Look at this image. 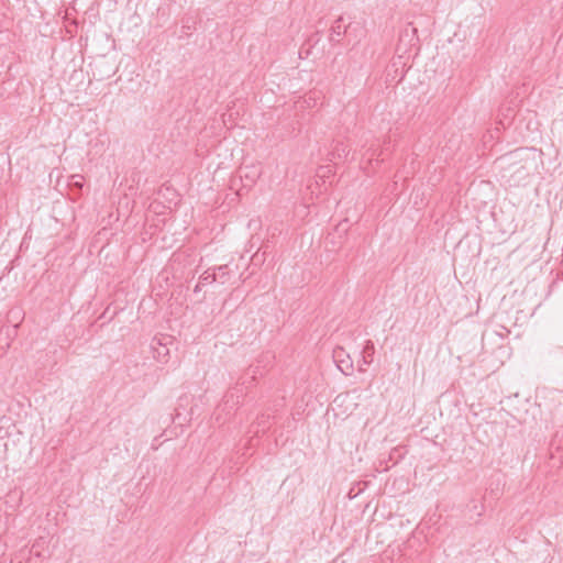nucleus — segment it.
<instances>
[{"label":"nucleus","mask_w":563,"mask_h":563,"mask_svg":"<svg viewBox=\"0 0 563 563\" xmlns=\"http://www.w3.org/2000/svg\"><path fill=\"white\" fill-rule=\"evenodd\" d=\"M257 375H263V372L260 369V365H251L246 369L245 374L240 378L236 386L227 391L222 404L218 407V410L224 411L228 409V412L230 413V411L233 410L243 398L244 393L242 387L253 383Z\"/></svg>","instance_id":"1"},{"label":"nucleus","mask_w":563,"mask_h":563,"mask_svg":"<svg viewBox=\"0 0 563 563\" xmlns=\"http://www.w3.org/2000/svg\"><path fill=\"white\" fill-rule=\"evenodd\" d=\"M263 170L260 163H253L250 165H243L239 169V175L244 186L251 187L261 177Z\"/></svg>","instance_id":"2"},{"label":"nucleus","mask_w":563,"mask_h":563,"mask_svg":"<svg viewBox=\"0 0 563 563\" xmlns=\"http://www.w3.org/2000/svg\"><path fill=\"white\" fill-rule=\"evenodd\" d=\"M333 361L338 368L344 374L350 375L353 372V361L345 350L341 346H336L332 354Z\"/></svg>","instance_id":"3"},{"label":"nucleus","mask_w":563,"mask_h":563,"mask_svg":"<svg viewBox=\"0 0 563 563\" xmlns=\"http://www.w3.org/2000/svg\"><path fill=\"white\" fill-rule=\"evenodd\" d=\"M213 272L216 280L221 285H225L236 275L238 266L235 265L233 268L231 264L219 265L213 267Z\"/></svg>","instance_id":"4"},{"label":"nucleus","mask_w":563,"mask_h":563,"mask_svg":"<svg viewBox=\"0 0 563 563\" xmlns=\"http://www.w3.org/2000/svg\"><path fill=\"white\" fill-rule=\"evenodd\" d=\"M349 152L350 148L344 142L336 141L334 142L332 150L328 154V161L332 163H335L336 161H342L347 156Z\"/></svg>","instance_id":"5"},{"label":"nucleus","mask_w":563,"mask_h":563,"mask_svg":"<svg viewBox=\"0 0 563 563\" xmlns=\"http://www.w3.org/2000/svg\"><path fill=\"white\" fill-rule=\"evenodd\" d=\"M346 25L343 24V18L339 16L330 29L329 41L339 43L342 36L347 32Z\"/></svg>","instance_id":"6"},{"label":"nucleus","mask_w":563,"mask_h":563,"mask_svg":"<svg viewBox=\"0 0 563 563\" xmlns=\"http://www.w3.org/2000/svg\"><path fill=\"white\" fill-rule=\"evenodd\" d=\"M375 353V346L373 341H366L362 354H363V363L369 365L373 362V356Z\"/></svg>","instance_id":"7"},{"label":"nucleus","mask_w":563,"mask_h":563,"mask_svg":"<svg viewBox=\"0 0 563 563\" xmlns=\"http://www.w3.org/2000/svg\"><path fill=\"white\" fill-rule=\"evenodd\" d=\"M199 282L200 284H202L203 286L205 285H209V284H212V283H216V275H214V272H213V268H209L207 271H205L200 277H199Z\"/></svg>","instance_id":"8"},{"label":"nucleus","mask_w":563,"mask_h":563,"mask_svg":"<svg viewBox=\"0 0 563 563\" xmlns=\"http://www.w3.org/2000/svg\"><path fill=\"white\" fill-rule=\"evenodd\" d=\"M333 173V168L332 166L328 165V166H321L318 170V175L320 177H328L330 174Z\"/></svg>","instance_id":"9"},{"label":"nucleus","mask_w":563,"mask_h":563,"mask_svg":"<svg viewBox=\"0 0 563 563\" xmlns=\"http://www.w3.org/2000/svg\"><path fill=\"white\" fill-rule=\"evenodd\" d=\"M266 421L260 420L256 426V430H254L255 433H258L260 431L264 432L266 430Z\"/></svg>","instance_id":"10"},{"label":"nucleus","mask_w":563,"mask_h":563,"mask_svg":"<svg viewBox=\"0 0 563 563\" xmlns=\"http://www.w3.org/2000/svg\"><path fill=\"white\" fill-rule=\"evenodd\" d=\"M201 286H203V285H202V284H200V282H198V284H197V285L195 286V288H194V291H195V292L200 291Z\"/></svg>","instance_id":"11"},{"label":"nucleus","mask_w":563,"mask_h":563,"mask_svg":"<svg viewBox=\"0 0 563 563\" xmlns=\"http://www.w3.org/2000/svg\"><path fill=\"white\" fill-rule=\"evenodd\" d=\"M262 360L269 361L271 360V354L266 353V354L262 355Z\"/></svg>","instance_id":"12"}]
</instances>
